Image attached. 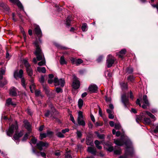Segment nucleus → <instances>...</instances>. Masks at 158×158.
<instances>
[{
    "instance_id": "obj_24",
    "label": "nucleus",
    "mask_w": 158,
    "mask_h": 158,
    "mask_svg": "<svg viewBox=\"0 0 158 158\" xmlns=\"http://www.w3.org/2000/svg\"><path fill=\"white\" fill-rule=\"evenodd\" d=\"M7 83V80L4 78L2 81L0 80V87H3Z\"/></svg>"
},
{
    "instance_id": "obj_37",
    "label": "nucleus",
    "mask_w": 158,
    "mask_h": 158,
    "mask_svg": "<svg viewBox=\"0 0 158 158\" xmlns=\"http://www.w3.org/2000/svg\"><path fill=\"white\" fill-rule=\"evenodd\" d=\"M47 136L46 133H41L40 135V139L42 140L43 138H46Z\"/></svg>"
},
{
    "instance_id": "obj_17",
    "label": "nucleus",
    "mask_w": 158,
    "mask_h": 158,
    "mask_svg": "<svg viewBox=\"0 0 158 158\" xmlns=\"http://www.w3.org/2000/svg\"><path fill=\"white\" fill-rule=\"evenodd\" d=\"M124 144L127 147V150L129 148L132 149V143L130 139H128L126 141Z\"/></svg>"
},
{
    "instance_id": "obj_9",
    "label": "nucleus",
    "mask_w": 158,
    "mask_h": 158,
    "mask_svg": "<svg viewBox=\"0 0 158 158\" xmlns=\"http://www.w3.org/2000/svg\"><path fill=\"white\" fill-rule=\"evenodd\" d=\"M70 60L73 64H75L77 65H78L83 62V60L80 58L76 59L72 57L70 59Z\"/></svg>"
},
{
    "instance_id": "obj_35",
    "label": "nucleus",
    "mask_w": 158,
    "mask_h": 158,
    "mask_svg": "<svg viewBox=\"0 0 158 158\" xmlns=\"http://www.w3.org/2000/svg\"><path fill=\"white\" fill-rule=\"evenodd\" d=\"M14 3L16 4L18 6L21 8H23L22 4L19 0H16L15 2Z\"/></svg>"
},
{
    "instance_id": "obj_4",
    "label": "nucleus",
    "mask_w": 158,
    "mask_h": 158,
    "mask_svg": "<svg viewBox=\"0 0 158 158\" xmlns=\"http://www.w3.org/2000/svg\"><path fill=\"white\" fill-rule=\"evenodd\" d=\"M115 59L111 55H108L107 57L106 64L108 68H110L114 63Z\"/></svg>"
},
{
    "instance_id": "obj_27",
    "label": "nucleus",
    "mask_w": 158,
    "mask_h": 158,
    "mask_svg": "<svg viewBox=\"0 0 158 158\" xmlns=\"http://www.w3.org/2000/svg\"><path fill=\"white\" fill-rule=\"evenodd\" d=\"M145 112L148 116L150 117V118H151L152 119H153L154 121L156 120V118L151 113L148 111H146Z\"/></svg>"
},
{
    "instance_id": "obj_33",
    "label": "nucleus",
    "mask_w": 158,
    "mask_h": 158,
    "mask_svg": "<svg viewBox=\"0 0 158 158\" xmlns=\"http://www.w3.org/2000/svg\"><path fill=\"white\" fill-rule=\"evenodd\" d=\"M144 121L145 123L147 124H149L151 123L150 119L147 118H144Z\"/></svg>"
},
{
    "instance_id": "obj_41",
    "label": "nucleus",
    "mask_w": 158,
    "mask_h": 158,
    "mask_svg": "<svg viewBox=\"0 0 158 158\" xmlns=\"http://www.w3.org/2000/svg\"><path fill=\"white\" fill-rule=\"evenodd\" d=\"M134 78L133 76L130 75L127 78V80L130 81H132L134 80Z\"/></svg>"
},
{
    "instance_id": "obj_8",
    "label": "nucleus",
    "mask_w": 158,
    "mask_h": 158,
    "mask_svg": "<svg viewBox=\"0 0 158 158\" xmlns=\"http://www.w3.org/2000/svg\"><path fill=\"white\" fill-rule=\"evenodd\" d=\"M143 104L142 106V107L144 109H146L147 107L149 106L150 105V104L146 95H144L143 96Z\"/></svg>"
},
{
    "instance_id": "obj_43",
    "label": "nucleus",
    "mask_w": 158,
    "mask_h": 158,
    "mask_svg": "<svg viewBox=\"0 0 158 158\" xmlns=\"http://www.w3.org/2000/svg\"><path fill=\"white\" fill-rule=\"evenodd\" d=\"M51 115V116H52V113H51L49 110H48L46 113L45 114V116L46 117H48Z\"/></svg>"
},
{
    "instance_id": "obj_7",
    "label": "nucleus",
    "mask_w": 158,
    "mask_h": 158,
    "mask_svg": "<svg viewBox=\"0 0 158 158\" xmlns=\"http://www.w3.org/2000/svg\"><path fill=\"white\" fill-rule=\"evenodd\" d=\"M72 86L73 88L75 89H78L80 86V81L75 76L73 77Z\"/></svg>"
},
{
    "instance_id": "obj_55",
    "label": "nucleus",
    "mask_w": 158,
    "mask_h": 158,
    "mask_svg": "<svg viewBox=\"0 0 158 158\" xmlns=\"http://www.w3.org/2000/svg\"><path fill=\"white\" fill-rule=\"evenodd\" d=\"M153 132L155 133L156 134L158 133V124L157 125L155 129L154 130Z\"/></svg>"
},
{
    "instance_id": "obj_40",
    "label": "nucleus",
    "mask_w": 158,
    "mask_h": 158,
    "mask_svg": "<svg viewBox=\"0 0 158 158\" xmlns=\"http://www.w3.org/2000/svg\"><path fill=\"white\" fill-rule=\"evenodd\" d=\"M127 72L128 73H131L133 72V69L132 68H128L126 70Z\"/></svg>"
},
{
    "instance_id": "obj_21",
    "label": "nucleus",
    "mask_w": 158,
    "mask_h": 158,
    "mask_svg": "<svg viewBox=\"0 0 158 158\" xmlns=\"http://www.w3.org/2000/svg\"><path fill=\"white\" fill-rule=\"evenodd\" d=\"M121 87L123 90L127 89L128 86L127 83L122 82L120 84Z\"/></svg>"
},
{
    "instance_id": "obj_64",
    "label": "nucleus",
    "mask_w": 158,
    "mask_h": 158,
    "mask_svg": "<svg viewBox=\"0 0 158 158\" xmlns=\"http://www.w3.org/2000/svg\"><path fill=\"white\" fill-rule=\"evenodd\" d=\"M90 118H91V120L92 121H93L94 122H95V118H94V116L92 114H91L90 115Z\"/></svg>"
},
{
    "instance_id": "obj_32",
    "label": "nucleus",
    "mask_w": 158,
    "mask_h": 158,
    "mask_svg": "<svg viewBox=\"0 0 158 158\" xmlns=\"http://www.w3.org/2000/svg\"><path fill=\"white\" fill-rule=\"evenodd\" d=\"M23 62L25 67H26V69L31 67L30 65L26 60H23Z\"/></svg>"
},
{
    "instance_id": "obj_12",
    "label": "nucleus",
    "mask_w": 158,
    "mask_h": 158,
    "mask_svg": "<svg viewBox=\"0 0 158 158\" xmlns=\"http://www.w3.org/2000/svg\"><path fill=\"white\" fill-rule=\"evenodd\" d=\"M98 87L95 85H91L89 87V90L92 93H96L98 91Z\"/></svg>"
},
{
    "instance_id": "obj_19",
    "label": "nucleus",
    "mask_w": 158,
    "mask_h": 158,
    "mask_svg": "<svg viewBox=\"0 0 158 158\" xmlns=\"http://www.w3.org/2000/svg\"><path fill=\"white\" fill-rule=\"evenodd\" d=\"M114 142L115 144L118 146H122L124 144L123 142L121 139H114Z\"/></svg>"
},
{
    "instance_id": "obj_30",
    "label": "nucleus",
    "mask_w": 158,
    "mask_h": 158,
    "mask_svg": "<svg viewBox=\"0 0 158 158\" xmlns=\"http://www.w3.org/2000/svg\"><path fill=\"white\" fill-rule=\"evenodd\" d=\"M71 17H70L69 16L68 17L67 19H66V24L68 26H70V23H71Z\"/></svg>"
},
{
    "instance_id": "obj_29",
    "label": "nucleus",
    "mask_w": 158,
    "mask_h": 158,
    "mask_svg": "<svg viewBox=\"0 0 158 158\" xmlns=\"http://www.w3.org/2000/svg\"><path fill=\"white\" fill-rule=\"evenodd\" d=\"M76 134L77 139H81V138L82 136V134L80 131L77 130Z\"/></svg>"
},
{
    "instance_id": "obj_48",
    "label": "nucleus",
    "mask_w": 158,
    "mask_h": 158,
    "mask_svg": "<svg viewBox=\"0 0 158 158\" xmlns=\"http://www.w3.org/2000/svg\"><path fill=\"white\" fill-rule=\"evenodd\" d=\"M28 133L26 134L25 135H24V136L22 139V140L23 141H25L26 140H27L28 138Z\"/></svg>"
},
{
    "instance_id": "obj_42",
    "label": "nucleus",
    "mask_w": 158,
    "mask_h": 158,
    "mask_svg": "<svg viewBox=\"0 0 158 158\" xmlns=\"http://www.w3.org/2000/svg\"><path fill=\"white\" fill-rule=\"evenodd\" d=\"M56 135L60 138H63L64 137V135L61 132H57L56 134Z\"/></svg>"
},
{
    "instance_id": "obj_25",
    "label": "nucleus",
    "mask_w": 158,
    "mask_h": 158,
    "mask_svg": "<svg viewBox=\"0 0 158 158\" xmlns=\"http://www.w3.org/2000/svg\"><path fill=\"white\" fill-rule=\"evenodd\" d=\"M6 104L8 105H11L13 106H15L16 105V104L13 103L12 101V99L11 98H9L6 100Z\"/></svg>"
},
{
    "instance_id": "obj_26",
    "label": "nucleus",
    "mask_w": 158,
    "mask_h": 158,
    "mask_svg": "<svg viewBox=\"0 0 158 158\" xmlns=\"http://www.w3.org/2000/svg\"><path fill=\"white\" fill-rule=\"evenodd\" d=\"M37 70L39 72H42L44 73L46 72V70L45 67H38L37 68Z\"/></svg>"
},
{
    "instance_id": "obj_28",
    "label": "nucleus",
    "mask_w": 158,
    "mask_h": 158,
    "mask_svg": "<svg viewBox=\"0 0 158 158\" xmlns=\"http://www.w3.org/2000/svg\"><path fill=\"white\" fill-rule=\"evenodd\" d=\"M95 133L98 137L100 139H103L105 138V135L104 134H100L98 132H96Z\"/></svg>"
},
{
    "instance_id": "obj_11",
    "label": "nucleus",
    "mask_w": 158,
    "mask_h": 158,
    "mask_svg": "<svg viewBox=\"0 0 158 158\" xmlns=\"http://www.w3.org/2000/svg\"><path fill=\"white\" fill-rule=\"evenodd\" d=\"M23 71L22 69H20L18 72L17 70L14 73V77L16 79L17 77H19L20 78H22L23 76Z\"/></svg>"
},
{
    "instance_id": "obj_2",
    "label": "nucleus",
    "mask_w": 158,
    "mask_h": 158,
    "mask_svg": "<svg viewBox=\"0 0 158 158\" xmlns=\"http://www.w3.org/2000/svg\"><path fill=\"white\" fill-rule=\"evenodd\" d=\"M35 46L36 47L35 51L34 52V53L36 56L37 60L38 61L44 59V60H42L38 63V65L39 66H42L45 64V61L44 60V57L43 53L39 46L38 45L37 42H35L34 43Z\"/></svg>"
},
{
    "instance_id": "obj_51",
    "label": "nucleus",
    "mask_w": 158,
    "mask_h": 158,
    "mask_svg": "<svg viewBox=\"0 0 158 158\" xmlns=\"http://www.w3.org/2000/svg\"><path fill=\"white\" fill-rule=\"evenodd\" d=\"M35 95L36 96H39L40 94V91L39 90H36L35 92Z\"/></svg>"
},
{
    "instance_id": "obj_31",
    "label": "nucleus",
    "mask_w": 158,
    "mask_h": 158,
    "mask_svg": "<svg viewBox=\"0 0 158 158\" xmlns=\"http://www.w3.org/2000/svg\"><path fill=\"white\" fill-rule=\"evenodd\" d=\"M83 102L82 99H80L78 102V106L80 109H81L83 105Z\"/></svg>"
},
{
    "instance_id": "obj_52",
    "label": "nucleus",
    "mask_w": 158,
    "mask_h": 158,
    "mask_svg": "<svg viewBox=\"0 0 158 158\" xmlns=\"http://www.w3.org/2000/svg\"><path fill=\"white\" fill-rule=\"evenodd\" d=\"M103 56H99L98 59H97V61L98 62H101L103 59Z\"/></svg>"
},
{
    "instance_id": "obj_56",
    "label": "nucleus",
    "mask_w": 158,
    "mask_h": 158,
    "mask_svg": "<svg viewBox=\"0 0 158 158\" xmlns=\"http://www.w3.org/2000/svg\"><path fill=\"white\" fill-rule=\"evenodd\" d=\"M69 131V129L68 128H66L64 129H63L62 130V132L64 134L66 132H68Z\"/></svg>"
},
{
    "instance_id": "obj_47",
    "label": "nucleus",
    "mask_w": 158,
    "mask_h": 158,
    "mask_svg": "<svg viewBox=\"0 0 158 158\" xmlns=\"http://www.w3.org/2000/svg\"><path fill=\"white\" fill-rule=\"evenodd\" d=\"M59 48L61 50H66L69 49V48L67 47L61 45L59 46Z\"/></svg>"
},
{
    "instance_id": "obj_13",
    "label": "nucleus",
    "mask_w": 158,
    "mask_h": 158,
    "mask_svg": "<svg viewBox=\"0 0 158 158\" xmlns=\"http://www.w3.org/2000/svg\"><path fill=\"white\" fill-rule=\"evenodd\" d=\"M17 90L14 87H11L9 91V94L10 96H15L17 95Z\"/></svg>"
},
{
    "instance_id": "obj_62",
    "label": "nucleus",
    "mask_w": 158,
    "mask_h": 158,
    "mask_svg": "<svg viewBox=\"0 0 158 158\" xmlns=\"http://www.w3.org/2000/svg\"><path fill=\"white\" fill-rule=\"evenodd\" d=\"M94 143L96 145V146H97L100 144V142L98 140H96L94 142Z\"/></svg>"
},
{
    "instance_id": "obj_10",
    "label": "nucleus",
    "mask_w": 158,
    "mask_h": 158,
    "mask_svg": "<svg viewBox=\"0 0 158 158\" xmlns=\"http://www.w3.org/2000/svg\"><path fill=\"white\" fill-rule=\"evenodd\" d=\"M121 101L125 106L126 107L127 106L128 104V97H127L125 94L122 95Z\"/></svg>"
},
{
    "instance_id": "obj_16",
    "label": "nucleus",
    "mask_w": 158,
    "mask_h": 158,
    "mask_svg": "<svg viewBox=\"0 0 158 158\" xmlns=\"http://www.w3.org/2000/svg\"><path fill=\"white\" fill-rule=\"evenodd\" d=\"M87 151L88 152L93 155H95L96 153V148L94 147H88Z\"/></svg>"
},
{
    "instance_id": "obj_57",
    "label": "nucleus",
    "mask_w": 158,
    "mask_h": 158,
    "mask_svg": "<svg viewBox=\"0 0 158 158\" xmlns=\"http://www.w3.org/2000/svg\"><path fill=\"white\" fill-rule=\"evenodd\" d=\"M32 152L34 153H36V155L37 156H39V152H37V153H36V151L35 150V148H33H33L32 149Z\"/></svg>"
},
{
    "instance_id": "obj_22",
    "label": "nucleus",
    "mask_w": 158,
    "mask_h": 158,
    "mask_svg": "<svg viewBox=\"0 0 158 158\" xmlns=\"http://www.w3.org/2000/svg\"><path fill=\"white\" fill-rule=\"evenodd\" d=\"M26 71L27 73L29 76L31 77L33 74V70L31 67H29L26 69Z\"/></svg>"
},
{
    "instance_id": "obj_38",
    "label": "nucleus",
    "mask_w": 158,
    "mask_h": 158,
    "mask_svg": "<svg viewBox=\"0 0 158 158\" xmlns=\"http://www.w3.org/2000/svg\"><path fill=\"white\" fill-rule=\"evenodd\" d=\"M115 128L117 130H119L121 128V126L119 123H117L115 124Z\"/></svg>"
},
{
    "instance_id": "obj_36",
    "label": "nucleus",
    "mask_w": 158,
    "mask_h": 158,
    "mask_svg": "<svg viewBox=\"0 0 158 158\" xmlns=\"http://www.w3.org/2000/svg\"><path fill=\"white\" fill-rule=\"evenodd\" d=\"M81 29L83 31H86L87 30V25L86 23H84L83 24L81 27Z\"/></svg>"
},
{
    "instance_id": "obj_60",
    "label": "nucleus",
    "mask_w": 158,
    "mask_h": 158,
    "mask_svg": "<svg viewBox=\"0 0 158 158\" xmlns=\"http://www.w3.org/2000/svg\"><path fill=\"white\" fill-rule=\"evenodd\" d=\"M54 154L57 156H59L60 155V152L59 151H58L56 152Z\"/></svg>"
},
{
    "instance_id": "obj_58",
    "label": "nucleus",
    "mask_w": 158,
    "mask_h": 158,
    "mask_svg": "<svg viewBox=\"0 0 158 158\" xmlns=\"http://www.w3.org/2000/svg\"><path fill=\"white\" fill-rule=\"evenodd\" d=\"M21 30L24 37V38H25V37H26V34L25 31H23V28H21Z\"/></svg>"
},
{
    "instance_id": "obj_5",
    "label": "nucleus",
    "mask_w": 158,
    "mask_h": 158,
    "mask_svg": "<svg viewBox=\"0 0 158 158\" xmlns=\"http://www.w3.org/2000/svg\"><path fill=\"white\" fill-rule=\"evenodd\" d=\"M36 146L39 150L42 151L44 147L46 148L48 147L49 143L47 142H44L43 141H40L37 143Z\"/></svg>"
},
{
    "instance_id": "obj_39",
    "label": "nucleus",
    "mask_w": 158,
    "mask_h": 158,
    "mask_svg": "<svg viewBox=\"0 0 158 158\" xmlns=\"http://www.w3.org/2000/svg\"><path fill=\"white\" fill-rule=\"evenodd\" d=\"M136 120L137 122L139 123V121H140L142 120V117L141 116H137L136 117Z\"/></svg>"
},
{
    "instance_id": "obj_3",
    "label": "nucleus",
    "mask_w": 158,
    "mask_h": 158,
    "mask_svg": "<svg viewBox=\"0 0 158 158\" xmlns=\"http://www.w3.org/2000/svg\"><path fill=\"white\" fill-rule=\"evenodd\" d=\"M77 123L79 125L84 126L85 125V123L84 120L83 113L81 111H79L78 112V117L77 119Z\"/></svg>"
},
{
    "instance_id": "obj_53",
    "label": "nucleus",
    "mask_w": 158,
    "mask_h": 158,
    "mask_svg": "<svg viewBox=\"0 0 158 158\" xmlns=\"http://www.w3.org/2000/svg\"><path fill=\"white\" fill-rule=\"evenodd\" d=\"M21 78V82H22V85L23 87H25V79L24 78L22 77Z\"/></svg>"
},
{
    "instance_id": "obj_6",
    "label": "nucleus",
    "mask_w": 158,
    "mask_h": 158,
    "mask_svg": "<svg viewBox=\"0 0 158 158\" xmlns=\"http://www.w3.org/2000/svg\"><path fill=\"white\" fill-rule=\"evenodd\" d=\"M54 83L55 85H60L63 87L65 84V81L64 79H60L59 80L57 78L55 77L54 79Z\"/></svg>"
},
{
    "instance_id": "obj_45",
    "label": "nucleus",
    "mask_w": 158,
    "mask_h": 158,
    "mask_svg": "<svg viewBox=\"0 0 158 158\" xmlns=\"http://www.w3.org/2000/svg\"><path fill=\"white\" fill-rule=\"evenodd\" d=\"M56 91L57 93L62 92V89L60 87H58L56 88Z\"/></svg>"
},
{
    "instance_id": "obj_63",
    "label": "nucleus",
    "mask_w": 158,
    "mask_h": 158,
    "mask_svg": "<svg viewBox=\"0 0 158 158\" xmlns=\"http://www.w3.org/2000/svg\"><path fill=\"white\" fill-rule=\"evenodd\" d=\"M106 101L107 102H110L111 101V98L106 97Z\"/></svg>"
},
{
    "instance_id": "obj_61",
    "label": "nucleus",
    "mask_w": 158,
    "mask_h": 158,
    "mask_svg": "<svg viewBox=\"0 0 158 158\" xmlns=\"http://www.w3.org/2000/svg\"><path fill=\"white\" fill-rule=\"evenodd\" d=\"M70 118H71V120L72 121V122L74 123L75 124V121L74 120V119L72 115L70 116Z\"/></svg>"
},
{
    "instance_id": "obj_20",
    "label": "nucleus",
    "mask_w": 158,
    "mask_h": 158,
    "mask_svg": "<svg viewBox=\"0 0 158 158\" xmlns=\"http://www.w3.org/2000/svg\"><path fill=\"white\" fill-rule=\"evenodd\" d=\"M25 128L29 131L31 130V126L29 123L26 122L25 123Z\"/></svg>"
},
{
    "instance_id": "obj_23",
    "label": "nucleus",
    "mask_w": 158,
    "mask_h": 158,
    "mask_svg": "<svg viewBox=\"0 0 158 158\" xmlns=\"http://www.w3.org/2000/svg\"><path fill=\"white\" fill-rule=\"evenodd\" d=\"M30 81L31 82V85H30V90L32 93L33 92V91L32 90V89H34L35 88V85H34V83H33L34 80L33 78H31L30 80Z\"/></svg>"
},
{
    "instance_id": "obj_59",
    "label": "nucleus",
    "mask_w": 158,
    "mask_h": 158,
    "mask_svg": "<svg viewBox=\"0 0 158 158\" xmlns=\"http://www.w3.org/2000/svg\"><path fill=\"white\" fill-rule=\"evenodd\" d=\"M40 155L42 156L43 157H44V158L46 157V154L44 152H40Z\"/></svg>"
},
{
    "instance_id": "obj_44",
    "label": "nucleus",
    "mask_w": 158,
    "mask_h": 158,
    "mask_svg": "<svg viewBox=\"0 0 158 158\" xmlns=\"http://www.w3.org/2000/svg\"><path fill=\"white\" fill-rule=\"evenodd\" d=\"M39 81L41 83H43L44 81V78L43 76H41L39 78Z\"/></svg>"
},
{
    "instance_id": "obj_15",
    "label": "nucleus",
    "mask_w": 158,
    "mask_h": 158,
    "mask_svg": "<svg viewBox=\"0 0 158 158\" xmlns=\"http://www.w3.org/2000/svg\"><path fill=\"white\" fill-rule=\"evenodd\" d=\"M86 143L88 145L92 146L93 144V140L91 136H88L86 138Z\"/></svg>"
},
{
    "instance_id": "obj_54",
    "label": "nucleus",
    "mask_w": 158,
    "mask_h": 158,
    "mask_svg": "<svg viewBox=\"0 0 158 158\" xmlns=\"http://www.w3.org/2000/svg\"><path fill=\"white\" fill-rule=\"evenodd\" d=\"M65 158H72L71 156L70 155V154L69 153H67L65 155Z\"/></svg>"
},
{
    "instance_id": "obj_34",
    "label": "nucleus",
    "mask_w": 158,
    "mask_h": 158,
    "mask_svg": "<svg viewBox=\"0 0 158 158\" xmlns=\"http://www.w3.org/2000/svg\"><path fill=\"white\" fill-rule=\"evenodd\" d=\"M60 63L61 64H66V62L64 60V56H62L60 58Z\"/></svg>"
},
{
    "instance_id": "obj_49",
    "label": "nucleus",
    "mask_w": 158,
    "mask_h": 158,
    "mask_svg": "<svg viewBox=\"0 0 158 158\" xmlns=\"http://www.w3.org/2000/svg\"><path fill=\"white\" fill-rule=\"evenodd\" d=\"M53 134V132L52 131H48L47 132V135L48 136H51Z\"/></svg>"
},
{
    "instance_id": "obj_18",
    "label": "nucleus",
    "mask_w": 158,
    "mask_h": 158,
    "mask_svg": "<svg viewBox=\"0 0 158 158\" xmlns=\"http://www.w3.org/2000/svg\"><path fill=\"white\" fill-rule=\"evenodd\" d=\"M126 51L125 49H122L117 53V55L119 58H123L126 53Z\"/></svg>"
},
{
    "instance_id": "obj_46",
    "label": "nucleus",
    "mask_w": 158,
    "mask_h": 158,
    "mask_svg": "<svg viewBox=\"0 0 158 158\" xmlns=\"http://www.w3.org/2000/svg\"><path fill=\"white\" fill-rule=\"evenodd\" d=\"M37 141V139L35 138H33L31 139V142L34 144H35Z\"/></svg>"
},
{
    "instance_id": "obj_14",
    "label": "nucleus",
    "mask_w": 158,
    "mask_h": 158,
    "mask_svg": "<svg viewBox=\"0 0 158 158\" xmlns=\"http://www.w3.org/2000/svg\"><path fill=\"white\" fill-rule=\"evenodd\" d=\"M35 33L39 37H41L42 36V32L40 27L38 26H36L34 29Z\"/></svg>"
},
{
    "instance_id": "obj_50",
    "label": "nucleus",
    "mask_w": 158,
    "mask_h": 158,
    "mask_svg": "<svg viewBox=\"0 0 158 158\" xmlns=\"http://www.w3.org/2000/svg\"><path fill=\"white\" fill-rule=\"evenodd\" d=\"M121 150H116L114 151V154L116 155H119L121 153Z\"/></svg>"
},
{
    "instance_id": "obj_1",
    "label": "nucleus",
    "mask_w": 158,
    "mask_h": 158,
    "mask_svg": "<svg viewBox=\"0 0 158 158\" xmlns=\"http://www.w3.org/2000/svg\"><path fill=\"white\" fill-rule=\"evenodd\" d=\"M18 129V126L17 123H16L14 124L11 125L9 128L8 131L7 132V134L9 136H11L14 131L15 132L13 139L15 141H18L20 137L23 135V131H20L19 133L17 132Z\"/></svg>"
}]
</instances>
